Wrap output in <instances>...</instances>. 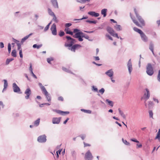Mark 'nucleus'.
<instances>
[{
    "label": "nucleus",
    "mask_w": 160,
    "mask_h": 160,
    "mask_svg": "<svg viewBox=\"0 0 160 160\" xmlns=\"http://www.w3.org/2000/svg\"><path fill=\"white\" fill-rule=\"evenodd\" d=\"M66 38L67 39V42L68 43V44L65 43V46L66 47H71L76 42L75 39L72 38L70 36H66Z\"/></svg>",
    "instance_id": "obj_1"
},
{
    "label": "nucleus",
    "mask_w": 160,
    "mask_h": 160,
    "mask_svg": "<svg viewBox=\"0 0 160 160\" xmlns=\"http://www.w3.org/2000/svg\"><path fill=\"white\" fill-rule=\"evenodd\" d=\"M146 73L149 76H152L154 73L153 68L151 64L150 63H148L147 66Z\"/></svg>",
    "instance_id": "obj_2"
},
{
    "label": "nucleus",
    "mask_w": 160,
    "mask_h": 160,
    "mask_svg": "<svg viewBox=\"0 0 160 160\" xmlns=\"http://www.w3.org/2000/svg\"><path fill=\"white\" fill-rule=\"evenodd\" d=\"M134 11L136 16L137 18H138V20L139 21V22H140L141 24L142 25L144 26L145 25V23L144 20L138 14V13L136 11V9L134 8Z\"/></svg>",
    "instance_id": "obj_3"
},
{
    "label": "nucleus",
    "mask_w": 160,
    "mask_h": 160,
    "mask_svg": "<svg viewBox=\"0 0 160 160\" xmlns=\"http://www.w3.org/2000/svg\"><path fill=\"white\" fill-rule=\"evenodd\" d=\"M46 141V136L45 134L40 136L38 138V141L40 143L45 142Z\"/></svg>",
    "instance_id": "obj_4"
},
{
    "label": "nucleus",
    "mask_w": 160,
    "mask_h": 160,
    "mask_svg": "<svg viewBox=\"0 0 160 160\" xmlns=\"http://www.w3.org/2000/svg\"><path fill=\"white\" fill-rule=\"evenodd\" d=\"M93 158V157L90 150H88L85 155V160H92Z\"/></svg>",
    "instance_id": "obj_5"
},
{
    "label": "nucleus",
    "mask_w": 160,
    "mask_h": 160,
    "mask_svg": "<svg viewBox=\"0 0 160 160\" xmlns=\"http://www.w3.org/2000/svg\"><path fill=\"white\" fill-rule=\"evenodd\" d=\"M127 66L128 68L129 74L130 75L133 69L131 59H129L128 60L127 64Z\"/></svg>",
    "instance_id": "obj_6"
},
{
    "label": "nucleus",
    "mask_w": 160,
    "mask_h": 160,
    "mask_svg": "<svg viewBox=\"0 0 160 160\" xmlns=\"http://www.w3.org/2000/svg\"><path fill=\"white\" fill-rule=\"evenodd\" d=\"M52 111L54 112H55L63 116L65 115L66 114H68L69 113V112L68 111H63L60 110H57V109H52Z\"/></svg>",
    "instance_id": "obj_7"
},
{
    "label": "nucleus",
    "mask_w": 160,
    "mask_h": 160,
    "mask_svg": "<svg viewBox=\"0 0 160 160\" xmlns=\"http://www.w3.org/2000/svg\"><path fill=\"white\" fill-rule=\"evenodd\" d=\"M12 88L14 92L19 93H22L21 92H19L20 91V89L15 83H13Z\"/></svg>",
    "instance_id": "obj_8"
},
{
    "label": "nucleus",
    "mask_w": 160,
    "mask_h": 160,
    "mask_svg": "<svg viewBox=\"0 0 160 160\" xmlns=\"http://www.w3.org/2000/svg\"><path fill=\"white\" fill-rule=\"evenodd\" d=\"M73 32L74 33L76 34V35L77 36V37L78 36V35L82 37V36L85 35V34L83 33L81 31L79 30V29L77 28H75L73 29Z\"/></svg>",
    "instance_id": "obj_9"
},
{
    "label": "nucleus",
    "mask_w": 160,
    "mask_h": 160,
    "mask_svg": "<svg viewBox=\"0 0 160 160\" xmlns=\"http://www.w3.org/2000/svg\"><path fill=\"white\" fill-rule=\"evenodd\" d=\"M51 30L52 31V35H56L57 34V32L56 25L55 23H53L50 28Z\"/></svg>",
    "instance_id": "obj_10"
},
{
    "label": "nucleus",
    "mask_w": 160,
    "mask_h": 160,
    "mask_svg": "<svg viewBox=\"0 0 160 160\" xmlns=\"http://www.w3.org/2000/svg\"><path fill=\"white\" fill-rule=\"evenodd\" d=\"M24 93L26 95L25 96V98L26 99H29L31 93V91L30 89L28 88L25 91Z\"/></svg>",
    "instance_id": "obj_11"
},
{
    "label": "nucleus",
    "mask_w": 160,
    "mask_h": 160,
    "mask_svg": "<svg viewBox=\"0 0 160 160\" xmlns=\"http://www.w3.org/2000/svg\"><path fill=\"white\" fill-rule=\"evenodd\" d=\"M46 96V98L48 102H51V97L50 94L48 93L47 90L42 92Z\"/></svg>",
    "instance_id": "obj_12"
},
{
    "label": "nucleus",
    "mask_w": 160,
    "mask_h": 160,
    "mask_svg": "<svg viewBox=\"0 0 160 160\" xmlns=\"http://www.w3.org/2000/svg\"><path fill=\"white\" fill-rule=\"evenodd\" d=\"M61 118H53L52 119V122L53 124H58L59 123Z\"/></svg>",
    "instance_id": "obj_13"
},
{
    "label": "nucleus",
    "mask_w": 160,
    "mask_h": 160,
    "mask_svg": "<svg viewBox=\"0 0 160 160\" xmlns=\"http://www.w3.org/2000/svg\"><path fill=\"white\" fill-rule=\"evenodd\" d=\"M105 74H106L109 77L111 78L112 77L114 72L112 69H111L108 70L106 72H105Z\"/></svg>",
    "instance_id": "obj_14"
},
{
    "label": "nucleus",
    "mask_w": 160,
    "mask_h": 160,
    "mask_svg": "<svg viewBox=\"0 0 160 160\" xmlns=\"http://www.w3.org/2000/svg\"><path fill=\"white\" fill-rule=\"evenodd\" d=\"M107 30L111 35L114 36V31L112 28L108 26L107 28Z\"/></svg>",
    "instance_id": "obj_15"
},
{
    "label": "nucleus",
    "mask_w": 160,
    "mask_h": 160,
    "mask_svg": "<svg viewBox=\"0 0 160 160\" xmlns=\"http://www.w3.org/2000/svg\"><path fill=\"white\" fill-rule=\"evenodd\" d=\"M88 14L92 17H98L99 16V13H96L94 11H90L88 12Z\"/></svg>",
    "instance_id": "obj_16"
},
{
    "label": "nucleus",
    "mask_w": 160,
    "mask_h": 160,
    "mask_svg": "<svg viewBox=\"0 0 160 160\" xmlns=\"http://www.w3.org/2000/svg\"><path fill=\"white\" fill-rule=\"evenodd\" d=\"M51 2L53 7L55 8H58V4L57 0H51Z\"/></svg>",
    "instance_id": "obj_17"
},
{
    "label": "nucleus",
    "mask_w": 160,
    "mask_h": 160,
    "mask_svg": "<svg viewBox=\"0 0 160 160\" xmlns=\"http://www.w3.org/2000/svg\"><path fill=\"white\" fill-rule=\"evenodd\" d=\"M153 48H154V44L152 42H151L150 43L149 45V49L152 52L154 56L156 57V55L155 54L154 51H153Z\"/></svg>",
    "instance_id": "obj_18"
},
{
    "label": "nucleus",
    "mask_w": 160,
    "mask_h": 160,
    "mask_svg": "<svg viewBox=\"0 0 160 160\" xmlns=\"http://www.w3.org/2000/svg\"><path fill=\"white\" fill-rule=\"evenodd\" d=\"M140 36L142 40L143 41L145 42L148 41V38L144 33L142 34H141Z\"/></svg>",
    "instance_id": "obj_19"
},
{
    "label": "nucleus",
    "mask_w": 160,
    "mask_h": 160,
    "mask_svg": "<svg viewBox=\"0 0 160 160\" xmlns=\"http://www.w3.org/2000/svg\"><path fill=\"white\" fill-rule=\"evenodd\" d=\"M146 91L147 92V94L145 93L144 94V98L146 99V101L149 98L150 96L149 90L147 88L146 89Z\"/></svg>",
    "instance_id": "obj_20"
},
{
    "label": "nucleus",
    "mask_w": 160,
    "mask_h": 160,
    "mask_svg": "<svg viewBox=\"0 0 160 160\" xmlns=\"http://www.w3.org/2000/svg\"><path fill=\"white\" fill-rule=\"evenodd\" d=\"M130 17L132 20L133 22L138 27H140V25L138 23V22L134 18L132 17V16L131 13H130Z\"/></svg>",
    "instance_id": "obj_21"
},
{
    "label": "nucleus",
    "mask_w": 160,
    "mask_h": 160,
    "mask_svg": "<svg viewBox=\"0 0 160 160\" xmlns=\"http://www.w3.org/2000/svg\"><path fill=\"white\" fill-rule=\"evenodd\" d=\"M81 46L80 45L78 44H75L73 46L72 45V46L71 48V50L74 52H75V50L78 47H80Z\"/></svg>",
    "instance_id": "obj_22"
},
{
    "label": "nucleus",
    "mask_w": 160,
    "mask_h": 160,
    "mask_svg": "<svg viewBox=\"0 0 160 160\" xmlns=\"http://www.w3.org/2000/svg\"><path fill=\"white\" fill-rule=\"evenodd\" d=\"M32 34V33H31L29 35L26 36L25 37H24L21 40V42L22 43H23L27 39H28L31 36Z\"/></svg>",
    "instance_id": "obj_23"
},
{
    "label": "nucleus",
    "mask_w": 160,
    "mask_h": 160,
    "mask_svg": "<svg viewBox=\"0 0 160 160\" xmlns=\"http://www.w3.org/2000/svg\"><path fill=\"white\" fill-rule=\"evenodd\" d=\"M118 111L120 115L123 118L125 119L126 118V116L124 114L123 111H121L120 108L118 109Z\"/></svg>",
    "instance_id": "obj_24"
},
{
    "label": "nucleus",
    "mask_w": 160,
    "mask_h": 160,
    "mask_svg": "<svg viewBox=\"0 0 160 160\" xmlns=\"http://www.w3.org/2000/svg\"><path fill=\"white\" fill-rule=\"evenodd\" d=\"M107 9L104 8L101 11V13L102 15H103V17H105L107 15Z\"/></svg>",
    "instance_id": "obj_25"
},
{
    "label": "nucleus",
    "mask_w": 160,
    "mask_h": 160,
    "mask_svg": "<svg viewBox=\"0 0 160 160\" xmlns=\"http://www.w3.org/2000/svg\"><path fill=\"white\" fill-rule=\"evenodd\" d=\"M133 30L136 32H138L141 35L143 33V32L140 29L138 28H137L134 27L133 28Z\"/></svg>",
    "instance_id": "obj_26"
},
{
    "label": "nucleus",
    "mask_w": 160,
    "mask_h": 160,
    "mask_svg": "<svg viewBox=\"0 0 160 160\" xmlns=\"http://www.w3.org/2000/svg\"><path fill=\"white\" fill-rule=\"evenodd\" d=\"M40 122V118H38L33 123L34 125L36 127L38 126Z\"/></svg>",
    "instance_id": "obj_27"
},
{
    "label": "nucleus",
    "mask_w": 160,
    "mask_h": 160,
    "mask_svg": "<svg viewBox=\"0 0 160 160\" xmlns=\"http://www.w3.org/2000/svg\"><path fill=\"white\" fill-rule=\"evenodd\" d=\"M106 102L108 103V104L112 107L113 105V102L112 101L109 100L108 99H107Z\"/></svg>",
    "instance_id": "obj_28"
},
{
    "label": "nucleus",
    "mask_w": 160,
    "mask_h": 160,
    "mask_svg": "<svg viewBox=\"0 0 160 160\" xmlns=\"http://www.w3.org/2000/svg\"><path fill=\"white\" fill-rule=\"evenodd\" d=\"M38 85L40 86L42 92L46 90L44 86H42V84L41 83L39 82L38 83Z\"/></svg>",
    "instance_id": "obj_29"
},
{
    "label": "nucleus",
    "mask_w": 160,
    "mask_h": 160,
    "mask_svg": "<svg viewBox=\"0 0 160 160\" xmlns=\"http://www.w3.org/2000/svg\"><path fill=\"white\" fill-rule=\"evenodd\" d=\"M76 35V34H75L73 35V38H78V40L79 41L81 42L83 40V39L82 38L83 37L79 35L78 37Z\"/></svg>",
    "instance_id": "obj_30"
},
{
    "label": "nucleus",
    "mask_w": 160,
    "mask_h": 160,
    "mask_svg": "<svg viewBox=\"0 0 160 160\" xmlns=\"http://www.w3.org/2000/svg\"><path fill=\"white\" fill-rule=\"evenodd\" d=\"M153 105L154 103L150 101L148 102V106L149 109L152 108Z\"/></svg>",
    "instance_id": "obj_31"
},
{
    "label": "nucleus",
    "mask_w": 160,
    "mask_h": 160,
    "mask_svg": "<svg viewBox=\"0 0 160 160\" xmlns=\"http://www.w3.org/2000/svg\"><path fill=\"white\" fill-rule=\"evenodd\" d=\"M155 139H158L160 141V130L159 129L157 133V136L155 138Z\"/></svg>",
    "instance_id": "obj_32"
},
{
    "label": "nucleus",
    "mask_w": 160,
    "mask_h": 160,
    "mask_svg": "<svg viewBox=\"0 0 160 160\" xmlns=\"http://www.w3.org/2000/svg\"><path fill=\"white\" fill-rule=\"evenodd\" d=\"M12 56L13 57H16L17 56V52L15 49L12 50L11 53Z\"/></svg>",
    "instance_id": "obj_33"
},
{
    "label": "nucleus",
    "mask_w": 160,
    "mask_h": 160,
    "mask_svg": "<svg viewBox=\"0 0 160 160\" xmlns=\"http://www.w3.org/2000/svg\"><path fill=\"white\" fill-rule=\"evenodd\" d=\"M115 28L118 31H121L122 30L121 26L119 25H116L115 26Z\"/></svg>",
    "instance_id": "obj_34"
},
{
    "label": "nucleus",
    "mask_w": 160,
    "mask_h": 160,
    "mask_svg": "<svg viewBox=\"0 0 160 160\" xmlns=\"http://www.w3.org/2000/svg\"><path fill=\"white\" fill-rule=\"evenodd\" d=\"M77 2L80 3H85L87 2H90V0H77Z\"/></svg>",
    "instance_id": "obj_35"
},
{
    "label": "nucleus",
    "mask_w": 160,
    "mask_h": 160,
    "mask_svg": "<svg viewBox=\"0 0 160 160\" xmlns=\"http://www.w3.org/2000/svg\"><path fill=\"white\" fill-rule=\"evenodd\" d=\"M42 46V44H40L39 45H37V44H34L33 45V47L34 48H37V49H38L41 47Z\"/></svg>",
    "instance_id": "obj_36"
},
{
    "label": "nucleus",
    "mask_w": 160,
    "mask_h": 160,
    "mask_svg": "<svg viewBox=\"0 0 160 160\" xmlns=\"http://www.w3.org/2000/svg\"><path fill=\"white\" fill-rule=\"evenodd\" d=\"M3 81H4V89H6L8 86V83L7 80L5 79H4Z\"/></svg>",
    "instance_id": "obj_37"
},
{
    "label": "nucleus",
    "mask_w": 160,
    "mask_h": 160,
    "mask_svg": "<svg viewBox=\"0 0 160 160\" xmlns=\"http://www.w3.org/2000/svg\"><path fill=\"white\" fill-rule=\"evenodd\" d=\"M13 60L14 59L13 58H7L6 62V65L8 64L10 62L13 61Z\"/></svg>",
    "instance_id": "obj_38"
},
{
    "label": "nucleus",
    "mask_w": 160,
    "mask_h": 160,
    "mask_svg": "<svg viewBox=\"0 0 160 160\" xmlns=\"http://www.w3.org/2000/svg\"><path fill=\"white\" fill-rule=\"evenodd\" d=\"M81 111L88 113H91L92 112L90 110H85L83 109H82Z\"/></svg>",
    "instance_id": "obj_39"
},
{
    "label": "nucleus",
    "mask_w": 160,
    "mask_h": 160,
    "mask_svg": "<svg viewBox=\"0 0 160 160\" xmlns=\"http://www.w3.org/2000/svg\"><path fill=\"white\" fill-rule=\"evenodd\" d=\"M51 22H50V23H49L46 26V27H45V28H44V32H46L48 29L49 28V26L51 24Z\"/></svg>",
    "instance_id": "obj_40"
},
{
    "label": "nucleus",
    "mask_w": 160,
    "mask_h": 160,
    "mask_svg": "<svg viewBox=\"0 0 160 160\" xmlns=\"http://www.w3.org/2000/svg\"><path fill=\"white\" fill-rule=\"evenodd\" d=\"M86 22L89 23L96 24V23L97 22V21H91L89 20H87L86 21Z\"/></svg>",
    "instance_id": "obj_41"
},
{
    "label": "nucleus",
    "mask_w": 160,
    "mask_h": 160,
    "mask_svg": "<svg viewBox=\"0 0 160 160\" xmlns=\"http://www.w3.org/2000/svg\"><path fill=\"white\" fill-rule=\"evenodd\" d=\"M48 13L50 15L52 16L53 15H54V13L52 11V10L50 9L49 8H48Z\"/></svg>",
    "instance_id": "obj_42"
},
{
    "label": "nucleus",
    "mask_w": 160,
    "mask_h": 160,
    "mask_svg": "<svg viewBox=\"0 0 160 160\" xmlns=\"http://www.w3.org/2000/svg\"><path fill=\"white\" fill-rule=\"evenodd\" d=\"M122 140L123 142L126 145H130V143L128 142L126 140H124L123 138L122 139Z\"/></svg>",
    "instance_id": "obj_43"
},
{
    "label": "nucleus",
    "mask_w": 160,
    "mask_h": 160,
    "mask_svg": "<svg viewBox=\"0 0 160 160\" xmlns=\"http://www.w3.org/2000/svg\"><path fill=\"white\" fill-rule=\"evenodd\" d=\"M11 44L10 43H9L8 45V53L9 54L11 52Z\"/></svg>",
    "instance_id": "obj_44"
},
{
    "label": "nucleus",
    "mask_w": 160,
    "mask_h": 160,
    "mask_svg": "<svg viewBox=\"0 0 160 160\" xmlns=\"http://www.w3.org/2000/svg\"><path fill=\"white\" fill-rule=\"evenodd\" d=\"M62 70L65 72L72 73V72H71V71H70L68 69H67V68H65L62 67Z\"/></svg>",
    "instance_id": "obj_45"
},
{
    "label": "nucleus",
    "mask_w": 160,
    "mask_h": 160,
    "mask_svg": "<svg viewBox=\"0 0 160 160\" xmlns=\"http://www.w3.org/2000/svg\"><path fill=\"white\" fill-rule=\"evenodd\" d=\"M149 117L150 118H153V113L152 110H149Z\"/></svg>",
    "instance_id": "obj_46"
},
{
    "label": "nucleus",
    "mask_w": 160,
    "mask_h": 160,
    "mask_svg": "<svg viewBox=\"0 0 160 160\" xmlns=\"http://www.w3.org/2000/svg\"><path fill=\"white\" fill-rule=\"evenodd\" d=\"M65 34L64 32L62 31H60L59 32V35L60 37H62Z\"/></svg>",
    "instance_id": "obj_47"
},
{
    "label": "nucleus",
    "mask_w": 160,
    "mask_h": 160,
    "mask_svg": "<svg viewBox=\"0 0 160 160\" xmlns=\"http://www.w3.org/2000/svg\"><path fill=\"white\" fill-rule=\"evenodd\" d=\"M47 61L49 64H51L50 62L52 61L53 60V59L52 58H47Z\"/></svg>",
    "instance_id": "obj_48"
},
{
    "label": "nucleus",
    "mask_w": 160,
    "mask_h": 160,
    "mask_svg": "<svg viewBox=\"0 0 160 160\" xmlns=\"http://www.w3.org/2000/svg\"><path fill=\"white\" fill-rule=\"evenodd\" d=\"M92 90L95 92H97L98 91V88L95 87L94 86H92Z\"/></svg>",
    "instance_id": "obj_49"
},
{
    "label": "nucleus",
    "mask_w": 160,
    "mask_h": 160,
    "mask_svg": "<svg viewBox=\"0 0 160 160\" xmlns=\"http://www.w3.org/2000/svg\"><path fill=\"white\" fill-rule=\"evenodd\" d=\"M52 16H53V21H54L56 22H58V21L55 15L54 14V15H53Z\"/></svg>",
    "instance_id": "obj_50"
},
{
    "label": "nucleus",
    "mask_w": 160,
    "mask_h": 160,
    "mask_svg": "<svg viewBox=\"0 0 160 160\" xmlns=\"http://www.w3.org/2000/svg\"><path fill=\"white\" fill-rule=\"evenodd\" d=\"M99 92L101 93V94H102L105 92V90L104 88H102L99 91Z\"/></svg>",
    "instance_id": "obj_51"
},
{
    "label": "nucleus",
    "mask_w": 160,
    "mask_h": 160,
    "mask_svg": "<svg viewBox=\"0 0 160 160\" xmlns=\"http://www.w3.org/2000/svg\"><path fill=\"white\" fill-rule=\"evenodd\" d=\"M17 46H18V50H21V49H22L21 48V44L20 43V42L19 43H17Z\"/></svg>",
    "instance_id": "obj_52"
},
{
    "label": "nucleus",
    "mask_w": 160,
    "mask_h": 160,
    "mask_svg": "<svg viewBox=\"0 0 160 160\" xmlns=\"http://www.w3.org/2000/svg\"><path fill=\"white\" fill-rule=\"evenodd\" d=\"M157 79L158 81L160 82V70L158 71V74L157 76Z\"/></svg>",
    "instance_id": "obj_53"
},
{
    "label": "nucleus",
    "mask_w": 160,
    "mask_h": 160,
    "mask_svg": "<svg viewBox=\"0 0 160 160\" xmlns=\"http://www.w3.org/2000/svg\"><path fill=\"white\" fill-rule=\"evenodd\" d=\"M105 36L106 37L108 38V39L111 40H113V39L112 37H111L109 34H106Z\"/></svg>",
    "instance_id": "obj_54"
},
{
    "label": "nucleus",
    "mask_w": 160,
    "mask_h": 160,
    "mask_svg": "<svg viewBox=\"0 0 160 160\" xmlns=\"http://www.w3.org/2000/svg\"><path fill=\"white\" fill-rule=\"evenodd\" d=\"M82 37H83V38H85L88 40L89 41H91V40H90V39H89V37L88 36V35L87 34H85V35H83V36H82Z\"/></svg>",
    "instance_id": "obj_55"
},
{
    "label": "nucleus",
    "mask_w": 160,
    "mask_h": 160,
    "mask_svg": "<svg viewBox=\"0 0 160 160\" xmlns=\"http://www.w3.org/2000/svg\"><path fill=\"white\" fill-rule=\"evenodd\" d=\"M79 136L80 137L82 140H83L86 137V135L85 134H81Z\"/></svg>",
    "instance_id": "obj_56"
},
{
    "label": "nucleus",
    "mask_w": 160,
    "mask_h": 160,
    "mask_svg": "<svg viewBox=\"0 0 160 160\" xmlns=\"http://www.w3.org/2000/svg\"><path fill=\"white\" fill-rule=\"evenodd\" d=\"M131 140L132 141H133V142H137L138 143H139V142L136 139L134 138L131 139Z\"/></svg>",
    "instance_id": "obj_57"
},
{
    "label": "nucleus",
    "mask_w": 160,
    "mask_h": 160,
    "mask_svg": "<svg viewBox=\"0 0 160 160\" xmlns=\"http://www.w3.org/2000/svg\"><path fill=\"white\" fill-rule=\"evenodd\" d=\"M19 55H20V57L21 58H22L23 57V55L22 53V49H21L19 50Z\"/></svg>",
    "instance_id": "obj_58"
},
{
    "label": "nucleus",
    "mask_w": 160,
    "mask_h": 160,
    "mask_svg": "<svg viewBox=\"0 0 160 160\" xmlns=\"http://www.w3.org/2000/svg\"><path fill=\"white\" fill-rule=\"evenodd\" d=\"M30 67L29 68V70L30 72H32L33 71H32V64L31 63H30Z\"/></svg>",
    "instance_id": "obj_59"
},
{
    "label": "nucleus",
    "mask_w": 160,
    "mask_h": 160,
    "mask_svg": "<svg viewBox=\"0 0 160 160\" xmlns=\"http://www.w3.org/2000/svg\"><path fill=\"white\" fill-rule=\"evenodd\" d=\"M72 25V24L71 23H67L65 24V26L66 27H68Z\"/></svg>",
    "instance_id": "obj_60"
},
{
    "label": "nucleus",
    "mask_w": 160,
    "mask_h": 160,
    "mask_svg": "<svg viewBox=\"0 0 160 160\" xmlns=\"http://www.w3.org/2000/svg\"><path fill=\"white\" fill-rule=\"evenodd\" d=\"M58 100L59 101H63V98L61 96L59 97L58 98Z\"/></svg>",
    "instance_id": "obj_61"
},
{
    "label": "nucleus",
    "mask_w": 160,
    "mask_h": 160,
    "mask_svg": "<svg viewBox=\"0 0 160 160\" xmlns=\"http://www.w3.org/2000/svg\"><path fill=\"white\" fill-rule=\"evenodd\" d=\"M69 29V28H66L65 29V31L66 32V33L67 34H69V32L70 31H69L68 30Z\"/></svg>",
    "instance_id": "obj_62"
},
{
    "label": "nucleus",
    "mask_w": 160,
    "mask_h": 160,
    "mask_svg": "<svg viewBox=\"0 0 160 160\" xmlns=\"http://www.w3.org/2000/svg\"><path fill=\"white\" fill-rule=\"evenodd\" d=\"M71 154L72 156L74 157L76 156V153L75 151H72L71 152Z\"/></svg>",
    "instance_id": "obj_63"
},
{
    "label": "nucleus",
    "mask_w": 160,
    "mask_h": 160,
    "mask_svg": "<svg viewBox=\"0 0 160 160\" xmlns=\"http://www.w3.org/2000/svg\"><path fill=\"white\" fill-rule=\"evenodd\" d=\"M142 145L141 144H137V148H141L142 147Z\"/></svg>",
    "instance_id": "obj_64"
}]
</instances>
